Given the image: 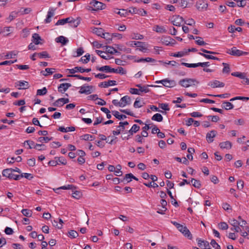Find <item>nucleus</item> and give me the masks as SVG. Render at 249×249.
<instances>
[{
  "instance_id": "nucleus-1",
  "label": "nucleus",
  "mask_w": 249,
  "mask_h": 249,
  "mask_svg": "<svg viewBox=\"0 0 249 249\" xmlns=\"http://www.w3.org/2000/svg\"><path fill=\"white\" fill-rule=\"evenodd\" d=\"M178 84L184 88L196 86L199 82L195 78H184L180 80Z\"/></svg>"
},
{
  "instance_id": "nucleus-2",
  "label": "nucleus",
  "mask_w": 249,
  "mask_h": 249,
  "mask_svg": "<svg viewBox=\"0 0 249 249\" xmlns=\"http://www.w3.org/2000/svg\"><path fill=\"white\" fill-rule=\"evenodd\" d=\"M112 103L117 107H124L127 105L131 104V100L129 96L126 95L122 97L120 101L117 99L113 100Z\"/></svg>"
},
{
  "instance_id": "nucleus-3",
  "label": "nucleus",
  "mask_w": 249,
  "mask_h": 249,
  "mask_svg": "<svg viewBox=\"0 0 249 249\" xmlns=\"http://www.w3.org/2000/svg\"><path fill=\"white\" fill-rule=\"evenodd\" d=\"M2 175L10 179L18 180L23 178V174L15 175L13 174L12 168H7L4 169L2 172Z\"/></svg>"
},
{
  "instance_id": "nucleus-4",
  "label": "nucleus",
  "mask_w": 249,
  "mask_h": 249,
  "mask_svg": "<svg viewBox=\"0 0 249 249\" xmlns=\"http://www.w3.org/2000/svg\"><path fill=\"white\" fill-rule=\"evenodd\" d=\"M90 6H89L88 9L91 11H96L99 10L104 9L106 8V5L100 1L96 0H92L89 3Z\"/></svg>"
},
{
  "instance_id": "nucleus-5",
  "label": "nucleus",
  "mask_w": 249,
  "mask_h": 249,
  "mask_svg": "<svg viewBox=\"0 0 249 249\" xmlns=\"http://www.w3.org/2000/svg\"><path fill=\"white\" fill-rule=\"evenodd\" d=\"M227 53L231 55L236 56H240L242 55H247L248 53L246 52H243L242 51L238 50L235 47H233L231 49H229Z\"/></svg>"
},
{
  "instance_id": "nucleus-6",
  "label": "nucleus",
  "mask_w": 249,
  "mask_h": 249,
  "mask_svg": "<svg viewBox=\"0 0 249 249\" xmlns=\"http://www.w3.org/2000/svg\"><path fill=\"white\" fill-rule=\"evenodd\" d=\"M185 237H187L189 239H192L193 238L192 235L191 233L188 228L181 224L177 228Z\"/></svg>"
},
{
  "instance_id": "nucleus-7",
  "label": "nucleus",
  "mask_w": 249,
  "mask_h": 249,
  "mask_svg": "<svg viewBox=\"0 0 249 249\" xmlns=\"http://www.w3.org/2000/svg\"><path fill=\"white\" fill-rule=\"evenodd\" d=\"M208 4L206 0H198L196 3V7L200 11L207 10Z\"/></svg>"
},
{
  "instance_id": "nucleus-8",
  "label": "nucleus",
  "mask_w": 249,
  "mask_h": 249,
  "mask_svg": "<svg viewBox=\"0 0 249 249\" xmlns=\"http://www.w3.org/2000/svg\"><path fill=\"white\" fill-rule=\"evenodd\" d=\"M24 145L26 144L28 145L29 146V148L32 149L33 148H34L39 151L42 150L43 149L42 148H39V147H44V145L42 144H35V142L30 141V140H27L24 142Z\"/></svg>"
},
{
  "instance_id": "nucleus-9",
  "label": "nucleus",
  "mask_w": 249,
  "mask_h": 249,
  "mask_svg": "<svg viewBox=\"0 0 249 249\" xmlns=\"http://www.w3.org/2000/svg\"><path fill=\"white\" fill-rule=\"evenodd\" d=\"M184 19L179 15H175L172 17L171 22L175 26H180Z\"/></svg>"
},
{
  "instance_id": "nucleus-10",
  "label": "nucleus",
  "mask_w": 249,
  "mask_h": 249,
  "mask_svg": "<svg viewBox=\"0 0 249 249\" xmlns=\"http://www.w3.org/2000/svg\"><path fill=\"white\" fill-rule=\"evenodd\" d=\"M69 102V99L68 98H61L58 99L55 102L53 103L52 106L55 107H60Z\"/></svg>"
},
{
  "instance_id": "nucleus-11",
  "label": "nucleus",
  "mask_w": 249,
  "mask_h": 249,
  "mask_svg": "<svg viewBox=\"0 0 249 249\" xmlns=\"http://www.w3.org/2000/svg\"><path fill=\"white\" fill-rule=\"evenodd\" d=\"M230 224L232 226V227L231 228V230L234 232H239L241 231V228L239 227V221L235 219L231 220Z\"/></svg>"
},
{
  "instance_id": "nucleus-12",
  "label": "nucleus",
  "mask_w": 249,
  "mask_h": 249,
  "mask_svg": "<svg viewBox=\"0 0 249 249\" xmlns=\"http://www.w3.org/2000/svg\"><path fill=\"white\" fill-rule=\"evenodd\" d=\"M67 70L69 71V73L71 74H74L75 72L78 71L81 73H83L84 72H89L91 71V69H84L81 67H75L73 69H68Z\"/></svg>"
},
{
  "instance_id": "nucleus-13",
  "label": "nucleus",
  "mask_w": 249,
  "mask_h": 249,
  "mask_svg": "<svg viewBox=\"0 0 249 249\" xmlns=\"http://www.w3.org/2000/svg\"><path fill=\"white\" fill-rule=\"evenodd\" d=\"M161 42L166 46H173L176 43V41L170 36L162 37Z\"/></svg>"
},
{
  "instance_id": "nucleus-14",
  "label": "nucleus",
  "mask_w": 249,
  "mask_h": 249,
  "mask_svg": "<svg viewBox=\"0 0 249 249\" xmlns=\"http://www.w3.org/2000/svg\"><path fill=\"white\" fill-rule=\"evenodd\" d=\"M208 85L211 87L212 88H217L224 87L225 84L218 80H214L213 81H210L208 83Z\"/></svg>"
},
{
  "instance_id": "nucleus-15",
  "label": "nucleus",
  "mask_w": 249,
  "mask_h": 249,
  "mask_svg": "<svg viewBox=\"0 0 249 249\" xmlns=\"http://www.w3.org/2000/svg\"><path fill=\"white\" fill-rule=\"evenodd\" d=\"M55 9L53 8H50L47 13V15L46 19L44 20L45 23H49L51 22V18L54 15Z\"/></svg>"
},
{
  "instance_id": "nucleus-16",
  "label": "nucleus",
  "mask_w": 249,
  "mask_h": 249,
  "mask_svg": "<svg viewBox=\"0 0 249 249\" xmlns=\"http://www.w3.org/2000/svg\"><path fill=\"white\" fill-rule=\"evenodd\" d=\"M217 132L215 130H211L208 132L206 137L208 142L211 143L213 141V138L216 136Z\"/></svg>"
},
{
  "instance_id": "nucleus-17",
  "label": "nucleus",
  "mask_w": 249,
  "mask_h": 249,
  "mask_svg": "<svg viewBox=\"0 0 249 249\" xmlns=\"http://www.w3.org/2000/svg\"><path fill=\"white\" fill-rule=\"evenodd\" d=\"M93 88V86H85L81 87L80 88V90L79 92L80 93H85L86 94H90L92 92V89Z\"/></svg>"
},
{
  "instance_id": "nucleus-18",
  "label": "nucleus",
  "mask_w": 249,
  "mask_h": 249,
  "mask_svg": "<svg viewBox=\"0 0 249 249\" xmlns=\"http://www.w3.org/2000/svg\"><path fill=\"white\" fill-rule=\"evenodd\" d=\"M161 82H163V85L166 87L172 88L174 87L176 85L175 81L169 80L168 79H164L161 80Z\"/></svg>"
},
{
  "instance_id": "nucleus-19",
  "label": "nucleus",
  "mask_w": 249,
  "mask_h": 249,
  "mask_svg": "<svg viewBox=\"0 0 249 249\" xmlns=\"http://www.w3.org/2000/svg\"><path fill=\"white\" fill-rule=\"evenodd\" d=\"M129 12L131 13L136 14L142 16H145L147 14V12L143 9H138L137 8H132L131 10H129Z\"/></svg>"
},
{
  "instance_id": "nucleus-20",
  "label": "nucleus",
  "mask_w": 249,
  "mask_h": 249,
  "mask_svg": "<svg viewBox=\"0 0 249 249\" xmlns=\"http://www.w3.org/2000/svg\"><path fill=\"white\" fill-rule=\"evenodd\" d=\"M16 87H19L18 89H24L29 88V83L28 82L25 81H19L16 83Z\"/></svg>"
},
{
  "instance_id": "nucleus-21",
  "label": "nucleus",
  "mask_w": 249,
  "mask_h": 249,
  "mask_svg": "<svg viewBox=\"0 0 249 249\" xmlns=\"http://www.w3.org/2000/svg\"><path fill=\"white\" fill-rule=\"evenodd\" d=\"M196 240L197 241L198 246L199 247L201 248L202 246H203L205 249H211L209 243L208 241L202 240L200 238H197Z\"/></svg>"
},
{
  "instance_id": "nucleus-22",
  "label": "nucleus",
  "mask_w": 249,
  "mask_h": 249,
  "mask_svg": "<svg viewBox=\"0 0 249 249\" xmlns=\"http://www.w3.org/2000/svg\"><path fill=\"white\" fill-rule=\"evenodd\" d=\"M169 105L166 103H159L158 107L154 105H149L147 109H169Z\"/></svg>"
},
{
  "instance_id": "nucleus-23",
  "label": "nucleus",
  "mask_w": 249,
  "mask_h": 249,
  "mask_svg": "<svg viewBox=\"0 0 249 249\" xmlns=\"http://www.w3.org/2000/svg\"><path fill=\"white\" fill-rule=\"evenodd\" d=\"M71 86L70 83H62L58 87V90L61 93H63L66 91Z\"/></svg>"
},
{
  "instance_id": "nucleus-24",
  "label": "nucleus",
  "mask_w": 249,
  "mask_h": 249,
  "mask_svg": "<svg viewBox=\"0 0 249 249\" xmlns=\"http://www.w3.org/2000/svg\"><path fill=\"white\" fill-rule=\"evenodd\" d=\"M116 85V81L115 80H108L104 82L101 83L99 86L100 87L107 88L110 86H114Z\"/></svg>"
},
{
  "instance_id": "nucleus-25",
  "label": "nucleus",
  "mask_w": 249,
  "mask_h": 249,
  "mask_svg": "<svg viewBox=\"0 0 249 249\" xmlns=\"http://www.w3.org/2000/svg\"><path fill=\"white\" fill-rule=\"evenodd\" d=\"M145 44L144 42L137 41V42L134 43V45L136 47L139 48L140 51L146 53L147 51V48L144 45Z\"/></svg>"
},
{
  "instance_id": "nucleus-26",
  "label": "nucleus",
  "mask_w": 249,
  "mask_h": 249,
  "mask_svg": "<svg viewBox=\"0 0 249 249\" xmlns=\"http://www.w3.org/2000/svg\"><path fill=\"white\" fill-rule=\"evenodd\" d=\"M219 145L222 149H230L232 147V143L230 141H227L220 142Z\"/></svg>"
},
{
  "instance_id": "nucleus-27",
  "label": "nucleus",
  "mask_w": 249,
  "mask_h": 249,
  "mask_svg": "<svg viewBox=\"0 0 249 249\" xmlns=\"http://www.w3.org/2000/svg\"><path fill=\"white\" fill-rule=\"evenodd\" d=\"M55 41L61 43L62 45H65L69 42V40L64 36H61L55 38Z\"/></svg>"
},
{
  "instance_id": "nucleus-28",
  "label": "nucleus",
  "mask_w": 249,
  "mask_h": 249,
  "mask_svg": "<svg viewBox=\"0 0 249 249\" xmlns=\"http://www.w3.org/2000/svg\"><path fill=\"white\" fill-rule=\"evenodd\" d=\"M40 40H42V39L40 36L37 34L35 33L32 36V42H33L36 45L41 44Z\"/></svg>"
},
{
  "instance_id": "nucleus-29",
  "label": "nucleus",
  "mask_w": 249,
  "mask_h": 249,
  "mask_svg": "<svg viewBox=\"0 0 249 249\" xmlns=\"http://www.w3.org/2000/svg\"><path fill=\"white\" fill-rule=\"evenodd\" d=\"M80 22V20L79 18H77L76 19H74L71 17V20H70L69 24H70L71 27L73 28L77 27Z\"/></svg>"
},
{
  "instance_id": "nucleus-30",
  "label": "nucleus",
  "mask_w": 249,
  "mask_h": 249,
  "mask_svg": "<svg viewBox=\"0 0 249 249\" xmlns=\"http://www.w3.org/2000/svg\"><path fill=\"white\" fill-rule=\"evenodd\" d=\"M136 86L139 88L140 92H144L147 93L149 91V89H148V87H150V85L142 86L141 84H137ZM151 87H153V86H151Z\"/></svg>"
},
{
  "instance_id": "nucleus-31",
  "label": "nucleus",
  "mask_w": 249,
  "mask_h": 249,
  "mask_svg": "<svg viewBox=\"0 0 249 249\" xmlns=\"http://www.w3.org/2000/svg\"><path fill=\"white\" fill-rule=\"evenodd\" d=\"M75 130V127L73 126H69L64 127V126H60L59 127L58 130L62 132H68L74 131Z\"/></svg>"
},
{
  "instance_id": "nucleus-32",
  "label": "nucleus",
  "mask_w": 249,
  "mask_h": 249,
  "mask_svg": "<svg viewBox=\"0 0 249 249\" xmlns=\"http://www.w3.org/2000/svg\"><path fill=\"white\" fill-rule=\"evenodd\" d=\"M110 72H114L124 74L126 73V71L124 70L123 67H119L118 68V69L111 68Z\"/></svg>"
},
{
  "instance_id": "nucleus-33",
  "label": "nucleus",
  "mask_w": 249,
  "mask_h": 249,
  "mask_svg": "<svg viewBox=\"0 0 249 249\" xmlns=\"http://www.w3.org/2000/svg\"><path fill=\"white\" fill-rule=\"evenodd\" d=\"M96 69L97 70L100 71H105L106 72L110 73L111 67L107 65L101 67L97 66Z\"/></svg>"
},
{
  "instance_id": "nucleus-34",
  "label": "nucleus",
  "mask_w": 249,
  "mask_h": 249,
  "mask_svg": "<svg viewBox=\"0 0 249 249\" xmlns=\"http://www.w3.org/2000/svg\"><path fill=\"white\" fill-rule=\"evenodd\" d=\"M112 113L116 118L118 119L119 120H123L126 118L125 115L122 114L119 112L115 110H112Z\"/></svg>"
},
{
  "instance_id": "nucleus-35",
  "label": "nucleus",
  "mask_w": 249,
  "mask_h": 249,
  "mask_svg": "<svg viewBox=\"0 0 249 249\" xmlns=\"http://www.w3.org/2000/svg\"><path fill=\"white\" fill-rule=\"evenodd\" d=\"M70 20H71V17H69L66 18H63L61 19H59L57 21V22L55 23V25L58 26L60 25H64L67 23L70 22Z\"/></svg>"
},
{
  "instance_id": "nucleus-36",
  "label": "nucleus",
  "mask_w": 249,
  "mask_h": 249,
  "mask_svg": "<svg viewBox=\"0 0 249 249\" xmlns=\"http://www.w3.org/2000/svg\"><path fill=\"white\" fill-rule=\"evenodd\" d=\"M144 104L143 101L138 98L134 103V107L135 108H140L142 107Z\"/></svg>"
},
{
  "instance_id": "nucleus-37",
  "label": "nucleus",
  "mask_w": 249,
  "mask_h": 249,
  "mask_svg": "<svg viewBox=\"0 0 249 249\" xmlns=\"http://www.w3.org/2000/svg\"><path fill=\"white\" fill-rule=\"evenodd\" d=\"M102 37L105 38L107 41L106 44H108L112 40V34L111 35L108 33H104Z\"/></svg>"
},
{
  "instance_id": "nucleus-38",
  "label": "nucleus",
  "mask_w": 249,
  "mask_h": 249,
  "mask_svg": "<svg viewBox=\"0 0 249 249\" xmlns=\"http://www.w3.org/2000/svg\"><path fill=\"white\" fill-rule=\"evenodd\" d=\"M55 71V69L54 68H46L45 69V71L46 72V73H44V71H41V73L45 76H47L49 75L52 74Z\"/></svg>"
},
{
  "instance_id": "nucleus-39",
  "label": "nucleus",
  "mask_w": 249,
  "mask_h": 249,
  "mask_svg": "<svg viewBox=\"0 0 249 249\" xmlns=\"http://www.w3.org/2000/svg\"><path fill=\"white\" fill-rule=\"evenodd\" d=\"M192 185L196 188H200L201 187V184L199 180H196L194 178H192L191 180Z\"/></svg>"
},
{
  "instance_id": "nucleus-40",
  "label": "nucleus",
  "mask_w": 249,
  "mask_h": 249,
  "mask_svg": "<svg viewBox=\"0 0 249 249\" xmlns=\"http://www.w3.org/2000/svg\"><path fill=\"white\" fill-rule=\"evenodd\" d=\"M106 52L107 53L113 54L115 53H118V52L116 49H115L114 47L109 46H106Z\"/></svg>"
},
{
  "instance_id": "nucleus-41",
  "label": "nucleus",
  "mask_w": 249,
  "mask_h": 249,
  "mask_svg": "<svg viewBox=\"0 0 249 249\" xmlns=\"http://www.w3.org/2000/svg\"><path fill=\"white\" fill-rule=\"evenodd\" d=\"M228 30L230 33H234L235 31L240 32L242 31V29L241 27H235V26L231 25L228 27Z\"/></svg>"
},
{
  "instance_id": "nucleus-42",
  "label": "nucleus",
  "mask_w": 249,
  "mask_h": 249,
  "mask_svg": "<svg viewBox=\"0 0 249 249\" xmlns=\"http://www.w3.org/2000/svg\"><path fill=\"white\" fill-rule=\"evenodd\" d=\"M52 139L53 137L49 138L48 137H40L38 138L37 141L40 143H47Z\"/></svg>"
},
{
  "instance_id": "nucleus-43",
  "label": "nucleus",
  "mask_w": 249,
  "mask_h": 249,
  "mask_svg": "<svg viewBox=\"0 0 249 249\" xmlns=\"http://www.w3.org/2000/svg\"><path fill=\"white\" fill-rule=\"evenodd\" d=\"M31 11V9L30 8H21L18 12V14L24 15L29 14Z\"/></svg>"
},
{
  "instance_id": "nucleus-44",
  "label": "nucleus",
  "mask_w": 249,
  "mask_h": 249,
  "mask_svg": "<svg viewBox=\"0 0 249 249\" xmlns=\"http://www.w3.org/2000/svg\"><path fill=\"white\" fill-rule=\"evenodd\" d=\"M198 54L203 56V57H204L205 58H206L207 59H213V60H219V59L218 57H215L212 55L208 54V53L205 54V53H203L199 52V53H198Z\"/></svg>"
},
{
  "instance_id": "nucleus-45",
  "label": "nucleus",
  "mask_w": 249,
  "mask_h": 249,
  "mask_svg": "<svg viewBox=\"0 0 249 249\" xmlns=\"http://www.w3.org/2000/svg\"><path fill=\"white\" fill-rule=\"evenodd\" d=\"M151 119L152 120L160 122L162 121L163 117L160 114L156 113L152 116Z\"/></svg>"
},
{
  "instance_id": "nucleus-46",
  "label": "nucleus",
  "mask_w": 249,
  "mask_h": 249,
  "mask_svg": "<svg viewBox=\"0 0 249 249\" xmlns=\"http://www.w3.org/2000/svg\"><path fill=\"white\" fill-rule=\"evenodd\" d=\"M221 107L223 109H232L234 107L230 102H225L222 104Z\"/></svg>"
},
{
  "instance_id": "nucleus-47",
  "label": "nucleus",
  "mask_w": 249,
  "mask_h": 249,
  "mask_svg": "<svg viewBox=\"0 0 249 249\" xmlns=\"http://www.w3.org/2000/svg\"><path fill=\"white\" fill-rule=\"evenodd\" d=\"M154 28L155 29H154V31L158 33H164L166 32V30L164 29V28L163 26L156 25L154 27Z\"/></svg>"
},
{
  "instance_id": "nucleus-48",
  "label": "nucleus",
  "mask_w": 249,
  "mask_h": 249,
  "mask_svg": "<svg viewBox=\"0 0 249 249\" xmlns=\"http://www.w3.org/2000/svg\"><path fill=\"white\" fill-rule=\"evenodd\" d=\"M231 75L235 77H237L240 79H245V73L240 72H233L231 73Z\"/></svg>"
},
{
  "instance_id": "nucleus-49",
  "label": "nucleus",
  "mask_w": 249,
  "mask_h": 249,
  "mask_svg": "<svg viewBox=\"0 0 249 249\" xmlns=\"http://www.w3.org/2000/svg\"><path fill=\"white\" fill-rule=\"evenodd\" d=\"M18 15V12L13 11L12 12L9 17L7 18V19L8 22H10L13 20L14 18H15Z\"/></svg>"
},
{
  "instance_id": "nucleus-50",
  "label": "nucleus",
  "mask_w": 249,
  "mask_h": 249,
  "mask_svg": "<svg viewBox=\"0 0 249 249\" xmlns=\"http://www.w3.org/2000/svg\"><path fill=\"white\" fill-rule=\"evenodd\" d=\"M93 33L96 34L97 36L102 37L104 34V30L102 28H94L93 29Z\"/></svg>"
},
{
  "instance_id": "nucleus-51",
  "label": "nucleus",
  "mask_w": 249,
  "mask_h": 249,
  "mask_svg": "<svg viewBox=\"0 0 249 249\" xmlns=\"http://www.w3.org/2000/svg\"><path fill=\"white\" fill-rule=\"evenodd\" d=\"M94 138L95 137L94 136L88 134L83 135L81 136V139L85 141H92Z\"/></svg>"
},
{
  "instance_id": "nucleus-52",
  "label": "nucleus",
  "mask_w": 249,
  "mask_h": 249,
  "mask_svg": "<svg viewBox=\"0 0 249 249\" xmlns=\"http://www.w3.org/2000/svg\"><path fill=\"white\" fill-rule=\"evenodd\" d=\"M21 213L23 215L27 217H31L32 214V211L27 209H22L21 210Z\"/></svg>"
},
{
  "instance_id": "nucleus-53",
  "label": "nucleus",
  "mask_w": 249,
  "mask_h": 249,
  "mask_svg": "<svg viewBox=\"0 0 249 249\" xmlns=\"http://www.w3.org/2000/svg\"><path fill=\"white\" fill-rule=\"evenodd\" d=\"M37 56H38L40 58L50 57L46 51L42 52L39 53H37Z\"/></svg>"
},
{
  "instance_id": "nucleus-54",
  "label": "nucleus",
  "mask_w": 249,
  "mask_h": 249,
  "mask_svg": "<svg viewBox=\"0 0 249 249\" xmlns=\"http://www.w3.org/2000/svg\"><path fill=\"white\" fill-rule=\"evenodd\" d=\"M55 160H58L59 163L58 164L66 165L67 163L66 160L63 157H55Z\"/></svg>"
},
{
  "instance_id": "nucleus-55",
  "label": "nucleus",
  "mask_w": 249,
  "mask_h": 249,
  "mask_svg": "<svg viewBox=\"0 0 249 249\" xmlns=\"http://www.w3.org/2000/svg\"><path fill=\"white\" fill-rule=\"evenodd\" d=\"M47 89L46 88L44 87L42 89H39L37 90L36 95H40V96L44 95L47 93Z\"/></svg>"
},
{
  "instance_id": "nucleus-56",
  "label": "nucleus",
  "mask_w": 249,
  "mask_h": 249,
  "mask_svg": "<svg viewBox=\"0 0 249 249\" xmlns=\"http://www.w3.org/2000/svg\"><path fill=\"white\" fill-rule=\"evenodd\" d=\"M73 187V185H68L67 186H63L55 189H54V191L55 193H57V191H59L60 189L63 190H70L72 189Z\"/></svg>"
},
{
  "instance_id": "nucleus-57",
  "label": "nucleus",
  "mask_w": 249,
  "mask_h": 249,
  "mask_svg": "<svg viewBox=\"0 0 249 249\" xmlns=\"http://www.w3.org/2000/svg\"><path fill=\"white\" fill-rule=\"evenodd\" d=\"M95 52L97 53V54H98L101 58H102L104 59L107 60V59H109L111 58V57H109V56H107L104 55L103 53H104V52H103L102 51L96 50Z\"/></svg>"
},
{
  "instance_id": "nucleus-58",
  "label": "nucleus",
  "mask_w": 249,
  "mask_h": 249,
  "mask_svg": "<svg viewBox=\"0 0 249 249\" xmlns=\"http://www.w3.org/2000/svg\"><path fill=\"white\" fill-rule=\"evenodd\" d=\"M72 196L76 199H79L82 196V193L79 191H75L72 193Z\"/></svg>"
},
{
  "instance_id": "nucleus-59",
  "label": "nucleus",
  "mask_w": 249,
  "mask_h": 249,
  "mask_svg": "<svg viewBox=\"0 0 249 249\" xmlns=\"http://www.w3.org/2000/svg\"><path fill=\"white\" fill-rule=\"evenodd\" d=\"M121 165L120 164H118L115 167V170L114 172H115L116 175L118 176H121L122 175V172L121 171Z\"/></svg>"
},
{
  "instance_id": "nucleus-60",
  "label": "nucleus",
  "mask_w": 249,
  "mask_h": 249,
  "mask_svg": "<svg viewBox=\"0 0 249 249\" xmlns=\"http://www.w3.org/2000/svg\"><path fill=\"white\" fill-rule=\"evenodd\" d=\"M196 39H198L196 41V43L200 46H203L206 44V43L202 40V38L199 36H196Z\"/></svg>"
},
{
  "instance_id": "nucleus-61",
  "label": "nucleus",
  "mask_w": 249,
  "mask_h": 249,
  "mask_svg": "<svg viewBox=\"0 0 249 249\" xmlns=\"http://www.w3.org/2000/svg\"><path fill=\"white\" fill-rule=\"evenodd\" d=\"M222 64L224 66V68L223 69L222 72L223 73H229L230 71V67L229 65L226 63H223Z\"/></svg>"
},
{
  "instance_id": "nucleus-62",
  "label": "nucleus",
  "mask_w": 249,
  "mask_h": 249,
  "mask_svg": "<svg viewBox=\"0 0 249 249\" xmlns=\"http://www.w3.org/2000/svg\"><path fill=\"white\" fill-rule=\"evenodd\" d=\"M209 120H211L213 122H217L219 120V117L218 116L209 115L207 116Z\"/></svg>"
},
{
  "instance_id": "nucleus-63",
  "label": "nucleus",
  "mask_w": 249,
  "mask_h": 249,
  "mask_svg": "<svg viewBox=\"0 0 249 249\" xmlns=\"http://www.w3.org/2000/svg\"><path fill=\"white\" fill-rule=\"evenodd\" d=\"M78 236V234L75 231L71 230L69 232V236L72 238H75Z\"/></svg>"
},
{
  "instance_id": "nucleus-64",
  "label": "nucleus",
  "mask_w": 249,
  "mask_h": 249,
  "mask_svg": "<svg viewBox=\"0 0 249 249\" xmlns=\"http://www.w3.org/2000/svg\"><path fill=\"white\" fill-rule=\"evenodd\" d=\"M210 244L215 249H221L220 246L216 243L215 240L212 239Z\"/></svg>"
}]
</instances>
